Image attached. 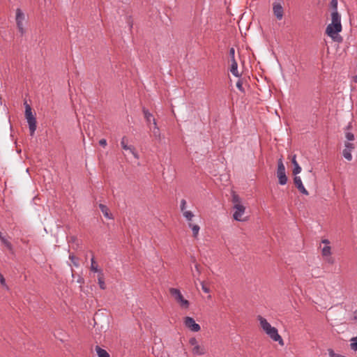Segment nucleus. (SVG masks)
Segmentation results:
<instances>
[{
    "mask_svg": "<svg viewBox=\"0 0 357 357\" xmlns=\"http://www.w3.org/2000/svg\"><path fill=\"white\" fill-rule=\"evenodd\" d=\"M189 344H190V346L192 347V353L193 355L202 356V355L205 354L206 349H205L204 347L202 345H200L199 344L197 340L195 337L190 338Z\"/></svg>",
    "mask_w": 357,
    "mask_h": 357,
    "instance_id": "nucleus-10",
    "label": "nucleus"
},
{
    "mask_svg": "<svg viewBox=\"0 0 357 357\" xmlns=\"http://www.w3.org/2000/svg\"><path fill=\"white\" fill-rule=\"evenodd\" d=\"M232 202L234 204V206L236 204L241 205V200L239 196L235 193H233L232 195Z\"/></svg>",
    "mask_w": 357,
    "mask_h": 357,
    "instance_id": "nucleus-27",
    "label": "nucleus"
},
{
    "mask_svg": "<svg viewBox=\"0 0 357 357\" xmlns=\"http://www.w3.org/2000/svg\"><path fill=\"white\" fill-rule=\"evenodd\" d=\"M230 72L235 77H239L240 76V75L238 73V63H237L236 59H232V61H231Z\"/></svg>",
    "mask_w": 357,
    "mask_h": 357,
    "instance_id": "nucleus-18",
    "label": "nucleus"
},
{
    "mask_svg": "<svg viewBox=\"0 0 357 357\" xmlns=\"http://www.w3.org/2000/svg\"><path fill=\"white\" fill-rule=\"evenodd\" d=\"M234 55H235V50L234 47H231L229 50V56L231 57V61H232V59H235Z\"/></svg>",
    "mask_w": 357,
    "mask_h": 357,
    "instance_id": "nucleus-34",
    "label": "nucleus"
},
{
    "mask_svg": "<svg viewBox=\"0 0 357 357\" xmlns=\"http://www.w3.org/2000/svg\"><path fill=\"white\" fill-rule=\"evenodd\" d=\"M273 12L278 20H281L284 16V8L280 2L273 3Z\"/></svg>",
    "mask_w": 357,
    "mask_h": 357,
    "instance_id": "nucleus-12",
    "label": "nucleus"
},
{
    "mask_svg": "<svg viewBox=\"0 0 357 357\" xmlns=\"http://www.w3.org/2000/svg\"><path fill=\"white\" fill-rule=\"evenodd\" d=\"M15 21L17 29L21 36H23L26 31L24 29V22L26 21L25 15L20 8H17L15 11Z\"/></svg>",
    "mask_w": 357,
    "mask_h": 357,
    "instance_id": "nucleus-7",
    "label": "nucleus"
},
{
    "mask_svg": "<svg viewBox=\"0 0 357 357\" xmlns=\"http://www.w3.org/2000/svg\"><path fill=\"white\" fill-rule=\"evenodd\" d=\"M99 208L106 218L109 220H112L114 218L112 213H109V210L106 205L100 204Z\"/></svg>",
    "mask_w": 357,
    "mask_h": 357,
    "instance_id": "nucleus-16",
    "label": "nucleus"
},
{
    "mask_svg": "<svg viewBox=\"0 0 357 357\" xmlns=\"http://www.w3.org/2000/svg\"><path fill=\"white\" fill-rule=\"evenodd\" d=\"M330 5L333 10L332 12H338L337 11V0H332L330 3Z\"/></svg>",
    "mask_w": 357,
    "mask_h": 357,
    "instance_id": "nucleus-28",
    "label": "nucleus"
},
{
    "mask_svg": "<svg viewBox=\"0 0 357 357\" xmlns=\"http://www.w3.org/2000/svg\"><path fill=\"white\" fill-rule=\"evenodd\" d=\"M91 271L94 272V273H98V274L100 273V271H102L101 270H100L98 268V265L97 264L96 260H95V258L94 257H93L91 259Z\"/></svg>",
    "mask_w": 357,
    "mask_h": 357,
    "instance_id": "nucleus-21",
    "label": "nucleus"
},
{
    "mask_svg": "<svg viewBox=\"0 0 357 357\" xmlns=\"http://www.w3.org/2000/svg\"><path fill=\"white\" fill-rule=\"evenodd\" d=\"M201 284H202V290H203V291H204V292H205V293H209V292H210V289H209L208 287H206V286L204 284V282H203L201 283Z\"/></svg>",
    "mask_w": 357,
    "mask_h": 357,
    "instance_id": "nucleus-35",
    "label": "nucleus"
},
{
    "mask_svg": "<svg viewBox=\"0 0 357 357\" xmlns=\"http://www.w3.org/2000/svg\"><path fill=\"white\" fill-rule=\"evenodd\" d=\"M25 117L29 124L30 135L33 136L36 130V119L33 114L31 106L25 102Z\"/></svg>",
    "mask_w": 357,
    "mask_h": 357,
    "instance_id": "nucleus-5",
    "label": "nucleus"
},
{
    "mask_svg": "<svg viewBox=\"0 0 357 357\" xmlns=\"http://www.w3.org/2000/svg\"><path fill=\"white\" fill-rule=\"evenodd\" d=\"M236 87L241 91L244 92V89L243 87V82L241 79H238V82H236Z\"/></svg>",
    "mask_w": 357,
    "mask_h": 357,
    "instance_id": "nucleus-32",
    "label": "nucleus"
},
{
    "mask_svg": "<svg viewBox=\"0 0 357 357\" xmlns=\"http://www.w3.org/2000/svg\"><path fill=\"white\" fill-rule=\"evenodd\" d=\"M121 145L123 149L126 151H130L135 158H139L138 154L135 151V147L133 146L128 145V139L126 137H122L121 141Z\"/></svg>",
    "mask_w": 357,
    "mask_h": 357,
    "instance_id": "nucleus-13",
    "label": "nucleus"
},
{
    "mask_svg": "<svg viewBox=\"0 0 357 357\" xmlns=\"http://www.w3.org/2000/svg\"><path fill=\"white\" fill-rule=\"evenodd\" d=\"M183 324L185 326L192 332H198L201 330L200 326L195 322V319L192 317H184Z\"/></svg>",
    "mask_w": 357,
    "mask_h": 357,
    "instance_id": "nucleus-11",
    "label": "nucleus"
},
{
    "mask_svg": "<svg viewBox=\"0 0 357 357\" xmlns=\"http://www.w3.org/2000/svg\"><path fill=\"white\" fill-rule=\"evenodd\" d=\"M144 118L147 123H151V121L153 123V119H155L153 114L146 109L143 108L142 109Z\"/></svg>",
    "mask_w": 357,
    "mask_h": 357,
    "instance_id": "nucleus-19",
    "label": "nucleus"
},
{
    "mask_svg": "<svg viewBox=\"0 0 357 357\" xmlns=\"http://www.w3.org/2000/svg\"><path fill=\"white\" fill-rule=\"evenodd\" d=\"M350 348L354 351H357V336L350 340Z\"/></svg>",
    "mask_w": 357,
    "mask_h": 357,
    "instance_id": "nucleus-26",
    "label": "nucleus"
},
{
    "mask_svg": "<svg viewBox=\"0 0 357 357\" xmlns=\"http://www.w3.org/2000/svg\"><path fill=\"white\" fill-rule=\"evenodd\" d=\"M321 253L324 260L330 264L335 263V259L332 257V248L328 239H323L320 245Z\"/></svg>",
    "mask_w": 357,
    "mask_h": 357,
    "instance_id": "nucleus-4",
    "label": "nucleus"
},
{
    "mask_svg": "<svg viewBox=\"0 0 357 357\" xmlns=\"http://www.w3.org/2000/svg\"><path fill=\"white\" fill-rule=\"evenodd\" d=\"M153 135L155 137H160V129L157 125V122H156V120L155 119H153Z\"/></svg>",
    "mask_w": 357,
    "mask_h": 357,
    "instance_id": "nucleus-24",
    "label": "nucleus"
},
{
    "mask_svg": "<svg viewBox=\"0 0 357 357\" xmlns=\"http://www.w3.org/2000/svg\"><path fill=\"white\" fill-rule=\"evenodd\" d=\"M99 144L102 147H105L107 146V140L105 139H101L99 141Z\"/></svg>",
    "mask_w": 357,
    "mask_h": 357,
    "instance_id": "nucleus-36",
    "label": "nucleus"
},
{
    "mask_svg": "<svg viewBox=\"0 0 357 357\" xmlns=\"http://www.w3.org/2000/svg\"><path fill=\"white\" fill-rule=\"evenodd\" d=\"M96 351L97 352L98 357H110L108 352L106 350L100 348L99 346L96 347Z\"/></svg>",
    "mask_w": 357,
    "mask_h": 357,
    "instance_id": "nucleus-20",
    "label": "nucleus"
},
{
    "mask_svg": "<svg viewBox=\"0 0 357 357\" xmlns=\"http://www.w3.org/2000/svg\"><path fill=\"white\" fill-rule=\"evenodd\" d=\"M342 30L341 23V15L338 12L331 13V22L328 24L326 29V33L335 42L340 43L342 38L339 35Z\"/></svg>",
    "mask_w": 357,
    "mask_h": 357,
    "instance_id": "nucleus-1",
    "label": "nucleus"
},
{
    "mask_svg": "<svg viewBox=\"0 0 357 357\" xmlns=\"http://www.w3.org/2000/svg\"><path fill=\"white\" fill-rule=\"evenodd\" d=\"M291 162L294 165L293 174L294 175L298 174L301 172V167L297 162L296 155H293L292 159H291Z\"/></svg>",
    "mask_w": 357,
    "mask_h": 357,
    "instance_id": "nucleus-17",
    "label": "nucleus"
},
{
    "mask_svg": "<svg viewBox=\"0 0 357 357\" xmlns=\"http://www.w3.org/2000/svg\"><path fill=\"white\" fill-rule=\"evenodd\" d=\"M353 79H354V82L357 83V75L354 76V77H353Z\"/></svg>",
    "mask_w": 357,
    "mask_h": 357,
    "instance_id": "nucleus-37",
    "label": "nucleus"
},
{
    "mask_svg": "<svg viewBox=\"0 0 357 357\" xmlns=\"http://www.w3.org/2000/svg\"><path fill=\"white\" fill-rule=\"evenodd\" d=\"M2 243L12 253L13 252V247L10 241H8L3 236L0 238Z\"/></svg>",
    "mask_w": 357,
    "mask_h": 357,
    "instance_id": "nucleus-23",
    "label": "nucleus"
},
{
    "mask_svg": "<svg viewBox=\"0 0 357 357\" xmlns=\"http://www.w3.org/2000/svg\"><path fill=\"white\" fill-rule=\"evenodd\" d=\"M257 319L259 321L260 326L264 333L274 342H278L280 346L284 345V341L281 335L278 333V329L272 326L270 323L262 316L259 315Z\"/></svg>",
    "mask_w": 357,
    "mask_h": 357,
    "instance_id": "nucleus-2",
    "label": "nucleus"
},
{
    "mask_svg": "<svg viewBox=\"0 0 357 357\" xmlns=\"http://www.w3.org/2000/svg\"><path fill=\"white\" fill-rule=\"evenodd\" d=\"M277 176L280 185H284L287 183V176L286 175L285 167L282 158L278 161Z\"/></svg>",
    "mask_w": 357,
    "mask_h": 357,
    "instance_id": "nucleus-8",
    "label": "nucleus"
},
{
    "mask_svg": "<svg viewBox=\"0 0 357 357\" xmlns=\"http://www.w3.org/2000/svg\"><path fill=\"white\" fill-rule=\"evenodd\" d=\"M294 182L296 185V187L298 188L299 192L303 195H307L308 192L304 187L301 178L298 176L295 175V177L294 178Z\"/></svg>",
    "mask_w": 357,
    "mask_h": 357,
    "instance_id": "nucleus-14",
    "label": "nucleus"
},
{
    "mask_svg": "<svg viewBox=\"0 0 357 357\" xmlns=\"http://www.w3.org/2000/svg\"><path fill=\"white\" fill-rule=\"evenodd\" d=\"M183 215L188 222L189 228L192 229V236L195 238H197L200 230V227L198 225L192 222V218L195 216L194 213L191 211L188 210L183 213Z\"/></svg>",
    "mask_w": 357,
    "mask_h": 357,
    "instance_id": "nucleus-6",
    "label": "nucleus"
},
{
    "mask_svg": "<svg viewBox=\"0 0 357 357\" xmlns=\"http://www.w3.org/2000/svg\"><path fill=\"white\" fill-rule=\"evenodd\" d=\"M354 149V146L352 143L346 142L345 149L343 150V155L345 159L350 161L352 159L351 151Z\"/></svg>",
    "mask_w": 357,
    "mask_h": 357,
    "instance_id": "nucleus-15",
    "label": "nucleus"
},
{
    "mask_svg": "<svg viewBox=\"0 0 357 357\" xmlns=\"http://www.w3.org/2000/svg\"><path fill=\"white\" fill-rule=\"evenodd\" d=\"M233 218L238 222H244L248 220L247 218L243 217V215L245 212V207L241 204H236L233 206Z\"/></svg>",
    "mask_w": 357,
    "mask_h": 357,
    "instance_id": "nucleus-9",
    "label": "nucleus"
},
{
    "mask_svg": "<svg viewBox=\"0 0 357 357\" xmlns=\"http://www.w3.org/2000/svg\"><path fill=\"white\" fill-rule=\"evenodd\" d=\"M22 241L24 243H26L27 242L26 241H24L23 240H22Z\"/></svg>",
    "mask_w": 357,
    "mask_h": 357,
    "instance_id": "nucleus-38",
    "label": "nucleus"
},
{
    "mask_svg": "<svg viewBox=\"0 0 357 357\" xmlns=\"http://www.w3.org/2000/svg\"><path fill=\"white\" fill-rule=\"evenodd\" d=\"M98 281L99 287L101 289H105L106 285L104 280V276L102 271H100V273L98 275Z\"/></svg>",
    "mask_w": 357,
    "mask_h": 357,
    "instance_id": "nucleus-22",
    "label": "nucleus"
},
{
    "mask_svg": "<svg viewBox=\"0 0 357 357\" xmlns=\"http://www.w3.org/2000/svg\"><path fill=\"white\" fill-rule=\"evenodd\" d=\"M169 291L181 310H188L190 308V301L184 297L179 289L172 287L169 289Z\"/></svg>",
    "mask_w": 357,
    "mask_h": 357,
    "instance_id": "nucleus-3",
    "label": "nucleus"
},
{
    "mask_svg": "<svg viewBox=\"0 0 357 357\" xmlns=\"http://www.w3.org/2000/svg\"><path fill=\"white\" fill-rule=\"evenodd\" d=\"M346 138L349 141H353L354 139V135L351 132H347L346 133Z\"/></svg>",
    "mask_w": 357,
    "mask_h": 357,
    "instance_id": "nucleus-33",
    "label": "nucleus"
},
{
    "mask_svg": "<svg viewBox=\"0 0 357 357\" xmlns=\"http://www.w3.org/2000/svg\"><path fill=\"white\" fill-rule=\"evenodd\" d=\"M69 259L71 260V261L73 263V264L75 266H79V264H78V259L77 257H75L73 255H70L69 256Z\"/></svg>",
    "mask_w": 357,
    "mask_h": 357,
    "instance_id": "nucleus-30",
    "label": "nucleus"
},
{
    "mask_svg": "<svg viewBox=\"0 0 357 357\" xmlns=\"http://www.w3.org/2000/svg\"><path fill=\"white\" fill-rule=\"evenodd\" d=\"M186 204H187V202H186L185 199H183L181 200L180 208H181L182 213H184V211H188L186 209Z\"/></svg>",
    "mask_w": 357,
    "mask_h": 357,
    "instance_id": "nucleus-29",
    "label": "nucleus"
},
{
    "mask_svg": "<svg viewBox=\"0 0 357 357\" xmlns=\"http://www.w3.org/2000/svg\"><path fill=\"white\" fill-rule=\"evenodd\" d=\"M195 271H192V276L193 278H196V279H199V277L201 274V268H200V266L198 264H195Z\"/></svg>",
    "mask_w": 357,
    "mask_h": 357,
    "instance_id": "nucleus-25",
    "label": "nucleus"
},
{
    "mask_svg": "<svg viewBox=\"0 0 357 357\" xmlns=\"http://www.w3.org/2000/svg\"><path fill=\"white\" fill-rule=\"evenodd\" d=\"M0 283L3 287H6L7 289H8V287L6 283V280L1 273H0Z\"/></svg>",
    "mask_w": 357,
    "mask_h": 357,
    "instance_id": "nucleus-31",
    "label": "nucleus"
}]
</instances>
